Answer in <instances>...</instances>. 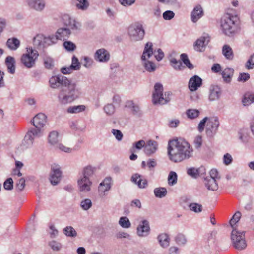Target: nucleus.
Here are the masks:
<instances>
[{
    "mask_svg": "<svg viewBox=\"0 0 254 254\" xmlns=\"http://www.w3.org/2000/svg\"><path fill=\"white\" fill-rule=\"evenodd\" d=\"M190 147L189 143L182 138L169 140L167 147L169 159L174 162H180L189 158Z\"/></svg>",
    "mask_w": 254,
    "mask_h": 254,
    "instance_id": "obj_1",
    "label": "nucleus"
},
{
    "mask_svg": "<svg viewBox=\"0 0 254 254\" xmlns=\"http://www.w3.org/2000/svg\"><path fill=\"white\" fill-rule=\"evenodd\" d=\"M66 85L59 91L58 99L60 104L65 105L78 99L81 94V88L77 81L68 79Z\"/></svg>",
    "mask_w": 254,
    "mask_h": 254,
    "instance_id": "obj_2",
    "label": "nucleus"
},
{
    "mask_svg": "<svg viewBox=\"0 0 254 254\" xmlns=\"http://www.w3.org/2000/svg\"><path fill=\"white\" fill-rule=\"evenodd\" d=\"M238 19V16L236 15L228 13L225 14L220 20V27L223 33L227 36L234 33Z\"/></svg>",
    "mask_w": 254,
    "mask_h": 254,
    "instance_id": "obj_3",
    "label": "nucleus"
},
{
    "mask_svg": "<svg viewBox=\"0 0 254 254\" xmlns=\"http://www.w3.org/2000/svg\"><path fill=\"white\" fill-rule=\"evenodd\" d=\"M231 240L232 246L237 250L242 251L247 246L245 238V231L233 229L231 234Z\"/></svg>",
    "mask_w": 254,
    "mask_h": 254,
    "instance_id": "obj_4",
    "label": "nucleus"
},
{
    "mask_svg": "<svg viewBox=\"0 0 254 254\" xmlns=\"http://www.w3.org/2000/svg\"><path fill=\"white\" fill-rule=\"evenodd\" d=\"M163 91L162 85L160 83H156L152 95V101L154 104L164 105L170 100L172 93L170 92H166L163 94Z\"/></svg>",
    "mask_w": 254,
    "mask_h": 254,
    "instance_id": "obj_5",
    "label": "nucleus"
},
{
    "mask_svg": "<svg viewBox=\"0 0 254 254\" xmlns=\"http://www.w3.org/2000/svg\"><path fill=\"white\" fill-rule=\"evenodd\" d=\"M152 46L151 42H147L145 44L144 50L141 56V60L144 61L143 63L144 66L146 70L149 72L154 71L156 68L155 65L153 62L146 61L153 54Z\"/></svg>",
    "mask_w": 254,
    "mask_h": 254,
    "instance_id": "obj_6",
    "label": "nucleus"
},
{
    "mask_svg": "<svg viewBox=\"0 0 254 254\" xmlns=\"http://www.w3.org/2000/svg\"><path fill=\"white\" fill-rule=\"evenodd\" d=\"M128 35L131 41L137 42L142 40L145 35V31L141 24L135 23L129 26Z\"/></svg>",
    "mask_w": 254,
    "mask_h": 254,
    "instance_id": "obj_7",
    "label": "nucleus"
},
{
    "mask_svg": "<svg viewBox=\"0 0 254 254\" xmlns=\"http://www.w3.org/2000/svg\"><path fill=\"white\" fill-rule=\"evenodd\" d=\"M27 51L28 53L22 55L21 62L25 67L31 68L35 66L36 60L37 59L39 54L37 51L32 49H29Z\"/></svg>",
    "mask_w": 254,
    "mask_h": 254,
    "instance_id": "obj_8",
    "label": "nucleus"
},
{
    "mask_svg": "<svg viewBox=\"0 0 254 254\" xmlns=\"http://www.w3.org/2000/svg\"><path fill=\"white\" fill-rule=\"evenodd\" d=\"M62 172L58 165H53L49 176V180L51 184L56 186L60 182L62 178Z\"/></svg>",
    "mask_w": 254,
    "mask_h": 254,
    "instance_id": "obj_9",
    "label": "nucleus"
},
{
    "mask_svg": "<svg viewBox=\"0 0 254 254\" xmlns=\"http://www.w3.org/2000/svg\"><path fill=\"white\" fill-rule=\"evenodd\" d=\"M210 40V38L207 34L201 36L193 44L194 50L199 52H204Z\"/></svg>",
    "mask_w": 254,
    "mask_h": 254,
    "instance_id": "obj_10",
    "label": "nucleus"
},
{
    "mask_svg": "<svg viewBox=\"0 0 254 254\" xmlns=\"http://www.w3.org/2000/svg\"><path fill=\"white\" fill-rule=\"evenodd\" d=\"M68 79L67 77L62 75L53 76L49 79L50 86L53 89L59 88L61 86L64 87Z\"/></svg>",
    "mask_w": 254,
    "mask_h": 254,
    "instance_id": "obj_11",
    "label": "nucleus"
},
{
    "mask_svg": "<svg viewBox=\"0 0 254 254\" xmlns=\"http://www.w3.org/2000/svg\"><path fill=\"white\" fill-rule=\"evenodd\" d=\"M46 122L47 117L43 113L37 114L31 121V123L35 126V129L41 131V132H42Z\"/></svg>",
    "mask_w": 254,
    "mask_h": 254,
    "instance_id": "obj_12",
    "label": "nucleus"
},
{
    "mask_svg": "<svg viewBox=\"0 0 254 254\" xmlns=\"http://www.w3.org/2000/svg\"><path fill=\"white\" fill-rule=\"evenodd\" d=\"M70 33V30L67 28H59L56 33L55 37L52 36L50 37V39L53 43L55 42V41H54V39L64 41L69 37Z\"/></svg>",
    "mask_w": 254,
    "mask_h": 254,
    "instance_id": "obj_13",
    "label": "nucleus"
},
{
    "mask_svg": "<svg viewBox=\"0 0 254 254\" xmlns=\"http://www.w3.org/2000/svg\"><path fill=\"white\" fill-rule=\"evenodd\" d=\"M150 230L149 222L147 220L141 221L137 227V234L139 237H146Z\"/></svg>",
    "mask_w": 254,
    "mask_h": 254,
    "instance_id": "obj_14",
    "label": "nucleus"
},
{
    "mask_svg": "<svg viewBox=\"0 0 254 254\" xmlns=\"http://www.w3.org/2000/svg\"><path fill=\"white\" fill-rule=\"evenodd\" d=\"M42 132L41 131L33 128L29 130L26 133L24 140L27 142V144L28 146L32 145L33 141L35 138L39 137L42 135Z\"/></svg>",
    "mask_w": 254,
    "mask_h": 254,
    "instance_id": "obj_15",
    "label": "nucleus"
},
{
    "mask_svg": "<svg viewBox=\"0 0 254 254\" xmlns=\"http://www.w3.org/2000/svg\"><path fill=\"white\" fill-rule=\"evenodd\" d=\"M77 185L80 190H90L92 189V182L90 179L80 176L77 181Z\"/></svg>",
    "mask_w": 254,
    "mask_h": 254,
    "instance_id": "obj_16",
    "label": "nucleus"
},
{
    "mask_svg": "<svg viewBox=\"0 0 254 254\" xmlns=\"http://www.w3.org/2000/svg\"><path fill=\"white\" fill-rule=\"evenodd\" d=\"M216 233V231H212L204 237V247L206 249H209L214 246Z\"/></svg>",
    "mask_w": 254,
    "mask_h": 254,
    "instance_id": "obj_17",
    "label": "nucleus"
},
{
    "mask_svg": "<svg viewBox=\"0 0 254 254\" xmlns=\"http://www.w3.org/2000/svg\"><path fill=\"white\" fill-rule=\"evenodd\" d=\"M95 59L100 62H106L110 59L109 52L104 48L98 49L94 55Z\"/></svg>",
    "mask_w": 254,
    "mask_h": 254,
    "instance_id": "obj_18",
    "label": "nucleus"
},
{
    "mask_svg": "<svg viewBox=\"0 0 254 254\" xmlns=\"http://www.w3.org/2000/svg\"><path fill=\"white\" fill-rule=\"evenodd\" d=\"M158 143L154 140H150L145 144L144 152L147 155L154 153L157 149Z\"/></svg>",
    "mask_w": 254,
    "mask_h": 254,
    "instance_id": "obj_19",
    "label": "nucleus"
},
{
    "mask_svg": "<svg viewBox=\"0 0 254 254\" xmlns=\"http://www.w3.org/2000/svg\"><path fill=\"white\" fill-rule=\"evenodd\" d=\"M28 4L31 8L38 11H42L45 6L44 0H29Z\"/></svg>",
    "mask_w": 254,
    "mask_h": 254,
    "instance_id": "obj_20",
    "label": "nucleus"
},
{
    "mask_svg": "<svg viewBox=\"0 0 254 254\" xmlns=\"http://www.w3.org/2000/svg\"><path fill=\"white\" fill-rule=\"evenodd\" d=\"M203 15V10L200 5H197L191 11V21L195 23Z\"/></svg>",
    "mask_w": 254,
    "mask_h": 254,
    "instance_id": "obj_21",
    "label": "nucleus"
},
{
    "mask_svg": "<svg viewBox=\"0 0 254 254\" xmlns=\"http://www.w3.org/2000/svg\"><path fill=\"white\" fill-rule=\"evenodd\" d=\"M126 106L131 109L132 113L134 116L138 117H140L142 116V114L139 107L135 104L132 101H127L126 104Z\"/></svg>",
    "mask_w": 254,
    "mask_h": 254,
    "instance_id": "obj_22",
    "label": "nucleus"
},
{
    "mask_svg": "<svg viewBox=\"0 0 254 254\" xmlns=\"http://www.w3.org/2000/svg\"><path fill=\"white\" fill-rule=\"evenodd\" d=\"M217 180L214 179L206 177L204 179V183L208 190H217L218 189V184L216 183Z\"/></svg>",
    "mask_w": 254,
    "mask_h": 254,
    "instance_id": "obj_23",
    "label": "nucleus"
},
{
    "mask_svg": "<svg viewBox=\"0 0 254 254\" xmlns=\"http://www.w3.org/2000/svg\"><path fill=\"white\" fill-rule=\"evenodd\" d=\"M131 180L132 182L137 184L140 188H144L147 185V182L145 179H142L141 176L138 174H135L131 177Z\"/></svg>",
    "mask_w": 254,
    "mask_h": 254,
    "instance_id": "obj_24",
    "label": "nucleus"
},
{
    "mask_svg": "<svg viewBox=\"0 0 254 254\" xmlns=\"http://www.w3.org/2000/svg\"><path fill=\"white\" fill-rule=\"evenodd\" d=\"M202 85V79L198 75L191 77V92L195 91Z\"/></svg>",
    "mask_w": 254,
    "mask_h": 254,
    "instance_id": "obj_25",
    "label": "nucleus"
},
{
    "mask_svg": "<svg viewBox=\"0 0 254 254\" xmlns=\"http://www.w3.org/2000/svg\"><path fill=\"white\" fill-rule=\"evenodd\" d=\"M5 64L8 72L11 74H14L15 71V61L14 58L9 56L7 57L5 59Z\"/></svg>",
    "mask_w": 254,
    "mask_h": 254,
    "instance_id": "obj_26",
    "label": "nucleus"
},
{
    "mask_svg": "<svg viewBox=\"0 0 254 254\" xmlns=\"http://www.w3.org/2000/svg\"><path fill=\"white\" fill-rule=\"evenodd\" d=\"M6 44L9 49L14 51L19 48L20 45V42L17 38L12 37L8 39Z\"/></svg>",
    "mask_w": 254,
    "mask_h": 254,
    "instance_id": "obj_27",
    "label": "nucleus"
},
{
    "mask_svg": "<svg viewBox=\"0 0 254 254\" xmlns=\"http://www.w3.org/2000/svg\"><path fill=\"white\" fill-rule=\"evenodd\" d=\"M221 94L219 87L217 86H212L210 89L209 99L214 101L218 99Z\"/></svg>",
    "mask_w": 254,
    "mask_h": 254,
    "instance_id": "obj_28",
    "label": "nucleus"
},
{
    "mask_svg": "<svg viewBox=\"0 0 254 254\" xmlns=\"http://www.w3.org/2000/svg\"><path fill=\"white\" fill-rule=\"evenodd\" d=\"M253 103H254V93L246 92L242 99L243 105L245 106H249Z\"/></svg>",
    "mask_w": 254,
    "mask_h": 254,
    "instance_id": "obj_29",
    "label": "nucleus"
},
{
    "mask_svg": "<svg viewBox=\"0 0 254 254\" xmlns=\"http://www.w3.org/2000/svg\"><path fill=\"white\" fill-rule=\"evenodd\" d=\"M170 64L176 70H183L185 68L182 62L180 60H177L175 58H171L170 60Z\"/></svg>",
    "mask_w": 254,
    "mask_h": 254,
    "instance_id": "obj_30",
    "label": "nucleus"
},
{
    "mask_svg": "<svg viewBox=\"0 0 254 254\" xmlns=\"http://www.w3.org/2000/svg\"><path fill=\"white\" fill-rule=\"evenodd\" d=\"M158 240L160 245L163 248H167L170 244V239L167 234L163 233L158 236Z\"/></svg>",
    "mask_w": 254,
    "mask_h": 254,
    "instance_id": "obj_31",
    "label": "nucleus"
},
{
    "mask_svg": "<svg viewBox=\"0 0 254 254\" xmlns=\"http://www.w3.org/2000/svg\"><path fill=\"white\" fill-rule=\"evenodd\" d=\"M222 54L227 60H232L234 54L232 49L228 45H224L222 47Z\"/></svg>",
    "mask_w": 254,
    "mask_h": 254,
    "instance_id": "obj_32",
    "label": "nucleus"
},
{
    "mask_svg": "<svg viewBox=\"0 0 254 254\" xmlns=\"http://www.w3.org/2000/svg\"><path fill=\"white\" fill-rule=\"evenodd\" d=\"M111 177H106L104 180L100 184L99 189L100 190H109L111 189Z\"/></svg>",
    "mask_w": 254,
    "mask_h": 254,
    "instance_id": "obj_33",
    "label": "nucleus"
},
{
    "mask_svg": "<svg viewBox=\"0 0 254 254\" xmlns=\"http://www.w3.org/2000/svg\"><path fill=\"white\" fill-rule=\"evenodd\" d=\"M95 169L91 166H87L84 167L80 176L85 178L90 179L94 174Z\"/></svg>",
    "mask_w": 254,
    "mask_h": 254,
    "instance_id": "obj_34",
    "label": "nucleus"
},
{
    "mask_svg": "<svg viewBox=\"0 0 254 254\" xmlns=\"http://www.w3.org/2000/svg\"><path fill=\"white\" fill-rule=\"evenodd\" d=\"M86 107L84 105L72 106L67 108V112L70 114H76L84 111Z\"/></svg>",
    "mask_w": 254,
    "mask_h": 254,
    "instance_id": "obj_35",
    "label": "nucleus"
},
{
    "mask_svg": "<svg viewBox=\"0 0 254 254\" xmlns=\"http://www.w3.org/2000/svg\"><path fill=\"white\" fill-rule=\"evenodd\" d=\"M180 203L184 209H190V196H182L180 198Z\"/></svg>",
    "mask_w": 254,
    "mask_h": 254,
    "instance_id": "obj_36",
    "label": "nucleus"
},
{
    "mask_svg": "<svg viewBox=\"0 0 254 254\" xmlns=\"http://www.w3.org/2000/svg\"><path fill=\"white\" fill-rule=\"evenodd\" d=\"M204 167L201 166L198 168H191V177L197 178L205 173Z\"/></svg>",
    "mask_w": 254,
    "mask_h": 254,
    "instance_id": "obj_37",
    "label": "nucleus"
},
{
    "mask_svg": "<svg viewBox=\"0 0 254 254\" xmlns=\"http://www.w3.org/2000/svg\"><path fill=\"white\" fill-rule=\"evenodd\" d=\"M178 175L177 173L173 171L169 172L168 176V184L169 186H172L176 185L177 183Z\"/></svg>",
    "mask_w": 254,
    "mask_h": 254,
    "instance_id": "obj_38",
    "label": "nucleus"
},
{
    "mask_svg": "<svg viewBox=\"0 0 254 254\" xmlns=\"http://www.w3.org/2000/svg\"><path fill=\"white\" fill-rule=\"evenodd\" d=\"M65 18L68 19V21L65 22L64 23L68 27V29L70 28L72 30L77 29L80 26L79 23L76 22L75 20L69 18L68 16H66Z\"/></svg>",
    "mask_w": 254,
    "mask_h": 254,
    "instance_id": "obj_39",
    "label": "nucleus"
},
{
    "mask_svg": "<svg viewBox=\"0 0 254 254\" xmlns=\"http://www.w3.org/2000/svg\"><path fill=\"white\" fill-rule=\"evenodd\" d=\"M234 73V70L232 68H227L222 72V76L224 80L226 82H230Z\"/></svg>",
    "mask_w": 254,
    "mask_h": 254,
    "instance_id": "obj_40",
    "label": "nucleus"
},
{
    "mask_svg": "<svg viewBox=\"0 0 254 254\" xmlns=\"http://www.w3.org/2000/svg\"><path fill=\"white\" fill-rule=\"evenodd\" d=\"M63 233L67 237H75L77 232L72 226H66L63 230Z\"/></svg>",
    "mask_w": 254,
    "mask_h": 254,
    "instance_id": "obj_41",
    "label": "nucleus"
},
{
    "mask_svg": "<svg viewBox=\"0 0 254 254\" xmlns=\"http://www.w3.org/2000/svg\"><path fill=\"white\" fill-rule=\"evenodd\" d=\"M58 140V133L55 131L51 132L49 135V143L52 145H57Z\"/></svg>",
    "mask_w": 254,
    "mask_h": 254,
    "instance_id": "obj_42",
    "label": "nucleus"
},
{
    "mask_svg": "<svg viewBox=\"0 0 254 254\" xmlns=\"http://www.w3.org/2000/svg\"><path fill=\"white\" fill-rule=\"evenodd\" d=\"M119 224L124 228H129L131 226L129 220L127 217H121L119 220Z\"/></svg>",
    "mask_w": 254,
    "mask_h": 254,
    "instance_id": "obj_43",
    "label": "nucleus"
},
{
    "mask_svg": "<svg viewBox=\"0 0 254 254\" xmlns=\"http://www.w3.org/2000/svg\"><path fill=\"white\" fill-rule=\"evenodd\" d=\"M76 1L75 5L79 9L85 10L89 6V3L87 0H76Z\"/></svg>",
    "mask_w": 254,
    "mask_h": 254,
    "instance_id": "obj_44",
    "label": "nucleus"
},
{
    "mask_svg": "<svg viewBox=\"0 0 254 254\" xmlns=\"http://www.w3.org/2000/svg\"><path fill=\"white\" fill-rule=\"evenodd\" d=\"M241 216V213L239 211L236 212L232 218L230 220V225H231V227L233 229H236L235 227V225L239 221L240 218Z\"/></svg>",
    "mask_w": 254,
    "mask_h": 254,
    "instance_id": "obj_45",
    "label": "nucleus"
},
{
    "mask_svg": "<svg viewBox=\"0 0 254 254\" xmlns=\"http://www.w3.org/2000/svg\"><path fill=\"white\" fill-rule=\"evenodd\" d=\"M70 66L73 70H79L80 69L81 63L79 62L78 58L75 56L72 58V63Z\"/></svg>",
    "mask_w": 254,
    "mask_h": 254,
    "instance_id": "obj_46",
    "label": "nucleus"
},
{
    "mask_svg": "<svg viewBox=\"0 0 254 254\" xmlns=\"http://www.w3.org/2000/svg\"><path fill=\"white\" fill-rule=\"evenodd\" d=\"M182 63H183V65L186 67H188L190 69V61L188 55L186 54L183 53L180 55V60Z\"/></svg>",
    "mask_w": 254,
    "mask_h": 254,
    "instance_id": "obj_47",
    "label": "nucleus"
},
{
    "mask_svg": "<svg viewBox=\"0 0 254 254\" xmlns=\"http://www.w3.org/2000/svg\"><path fill=\"white\" fill-rule=\"evenodd\" d=\"M239 139L243 143H247L249 141V136L246 129L241 130L239 132Z\"/></svg>",
    "mask_w": 254,
    "mask_h": 254,
    "instance_id": "obj_48",
    "label": "nucleus"
},
{
    "mask_svg": "<svg viewBox=\"0 0 254 254\" xmlns=\"http://www.w3.org/2000/svg\"><path fill=\"white\" fill-rule=\"evenodd\" d=\"M92 205V202L89 199H85L80 202L81 207L84 210H87L90 209Z\"/></svg>",
    "mask_w": 254,
    "mask_h": 254,
    "instance_id": "obj_49",
    "label": "nucleus"
},
{
    "mask_svg": "<svg viewBox=\"0 0 254 254\" xmlns=\"http://www.w3.org/2000/svg\"><path fill=\"white\" fill-rule=\"evenodd\" d=\"M49 246L54 251H59L62 247V245L60 242L54 240L50 241L49 243Z\"/></svg>",
    "mask_w": 254,
    "mask_h": 254,
    "instance_id": "obj_50",
    "label": "nucleus"
},
{
    "mask_svg": "<svg viewBox=\"0 0 254 254\" xmlns=\"http://www.w3.org/2000/svg\"><path fill=\"white\" fill-rule=\"evenodd\" d=\"M44 66L47 69H51L54 66V61L49 57H46L44 58Z\"/></svg>",
    "mask_w": 254,
    "mask_h": 254,
    "instance_id": "obj_51",
    "label": "nucleus"
},
{
    "mask_svg": "<svg viewBox=\"0 0 254 254\" xmlns=\"http://www.w3.org/2000/svg\"><path fill=\"white\" fill-rule=\"evenodd\" d=\"M209 124H210L211 126V132H215L219 125L218 120L217 118L213 119L209 121Z\"/></svg>",
    "mask_w": 254,
    "mask_h": 254,
    "instance_id": "obj_52",
    "label": "nucleus"
},
{
    "mask_svg": "<svg viewBox=\"0 0 254 254\" xmlns=\"http://www.w3.org/2000/svg\"><path fill=\"white\" fill-rule=\"evenodd\" d=\"M3 187L5 190H12L13 187V181L12 179L11 178L7 179L3 183Z\"/></svg>",
    "mask_w": 254,
    "mask_h": 254,
    "instance_id": "obj_53",
    "label": "nucleus"
},
{
    "mask_svg": "<svg viewBox=\"0 0 254 254\" xmlns=\"http://www.w3.org/2000/svg\"><path fill=\"white\" fill-rule=\"evenodd\" d=\"M104 110L106 114L111 115L114 114L115 112V107L111 104H108L104 107Z\"/></svg>",
    "mask_w": 254,
    "mask_h": 254,
    "instance_id": "obj_54",
    "label": "nucleus"
},
{
    "mask_svg": "<svg viewBox=\"0 0 254 254\" xmlns=\"http://www.w3.org/2000/svg\"><path fill=\"white\" fill-rule=\"evenodd\" d=\"M193 143L194 147L196 149H199V148H200L202 143V139L201 135L196 136L193 140Z\"/></svg>",
    "mask_w": 254,
    "mask_h": 254,
    "instance_id": "obj_55",
    "label": "nucleus"
},
{
    "mask_svg": "<svg viewBox=\"0 0 254 254\" xmlns=\"http://www.w3.org/2000/svg\"><path fill=\"white\" fill-rule=\"evenodd\" d=\"M64 46L68 51H73L76 49V45L71 41H65Z\"/></svg>",
    "mask_w": 254,
    "mask_h": 254,
    "instance_id": "obj_56",
    "label": "nucleus"
},
{
    "mask_svg": "<svg viewBox=\"0 0 254 254\" xmlns=\"http://www.w3.org/2000/svg\"><path fill=\"white\" fill-rule=\"evenodd\" d=\"M233 158L230 154L227 153L224 155L223 158V162L225 165H230L231 164Z\"/></svg>",
    "mask_w": 254,
    "mask_h": 254,
    "instance_id": "obj_57",
    "label": "nucleus"
},
{
    "mask_svg": "<svg viewBox=\"0 0 254 254\" xmlns=\"http://www.w3.org/2000/svg\"><path fill=\"white\" fill-rule=\"evenodd\" d=\"M191 211L196 213H200L202 211V205L196 203H191Z\"/></svg>",
    "mask_w": 254,
    "mask_h": 254,
    "instance_id": "obj_58",
    "label": "nucleus"
},
{
    "mask_svg": "<svg viewBox=\"0 0 254 254\" xmlns=\"http://www.w3.org/2000/svg\"><path fill=\"white\" fill-rule=\"evenodd\" d=\"M245 66L248 69L254 68V54L251 56L250 58L246 62Z\"/></svg>",
    "mask_w": 254,
    "mask_h": 254,
    "instance_id": "obj_59",
    "label": "nucleus"
},
{
    "mask_svg": "<svg viewBox=\"0 0 254 254\" xmlns=\"http://www.w3.org/2000/svg\"><path fill=\"white\" fill-rule=\"evenodd\" d=\"M175 241L178 245H183L186 242L185 236L182 234H179L177 235L175 238Z\"/></svg>",
    "mask_w": 254,
    "mask_h": 254,
    "instance_id": "obj_60",
    "label": "nucleus"
},
{
    "mask_svg": "<svg viewBox=\"0 0 254 254\" xmlns=\"http://www.w3.org/2000/svg\"><path fill=\"white\" fill-rule=\"evenodd\" d=\"M83 60L84 62L82 63L84 67L89 68L91 66L93 63V60L91 58L85 56L83 58Z\"/></svg>",
    "mask_w": 254,
    "mask_h": 254,
    "instance_id": "obj_61",
    "label": "nucleus"
},
{
    "mask_svg": "<svg viewBox=\"0 0 254 254\" xmlns=\"http://www.w3.org/2000/svg\"><path fill=\"white\" fill-rule=\"evenodd\" d=\"M175 14L172 11L168 10L163 14V17L165 20H169L174 17Z\"/></svg>",
    "mask_w": 254,
    "mask_h": 254,
    "instance_id": "obj_62",
    "label": "nucleus"
},
{
    "mask_svg": "<svg viewBox=\"0 0 254 254\" xmlns=\"http://www.w3.org/2000/svg\"><path fill=\"white\" fill-rule=\"evenodd\" d=\"M210 177L209 178L214 179L216 180H218L220 178V177L219 175V173L217 169H212L209 172Z\"/></svg>",
    "mask_w": 254,
    "mask_h": 254,
    "instance_id": "obj_63",
    "label": "nucleus"
},
{
    "mask_svg": "<svg viewBox=\"0 0 254 254\" xmlns=\"http://www.w3.org/2000/svg\"><path fill=\"white\" fill-rule=\"evenodd\" d=\"M157 165V163L154 159H149L147 161V166L149 170H152Z\"/></svg>",
    "mask_w": 254,
    "mask_h": 254,
    "instance_id": "obj_64",
    "label": "nucleus"
}]
</instances>
